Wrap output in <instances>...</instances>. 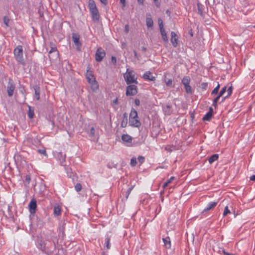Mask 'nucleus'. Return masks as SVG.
Here are the masks:
<instances>
[{
	"mask_svg": "<svg viewBox=\"0 0 255 255\" xmlns=\"http://www.w3.org/2000/svg\"><path fill=\"white\" fill-rule=\"evenodd\" d=\"M250 180H252V181H255V175H252V176L250 177Z\"/></svg>",
	"mask_w": 255,
	"mask_h": 255,
	"instance_id": "680f3d73",
	"label": "nucleus"
},
{
	"mask_svg": "<svg viewBox=\"0 0 255 255\" xmlns=\"http://www.w3.org/2000/svg\"><path fill=\"white\" fill-rule=\"evenodd\" d=\"M226 91H227V88L226 86H225L220 91V92L219 93V97L222 96L223 95V94L226 92Z\"/></svg>",
	"mask_w": 255,
	"mask_h": 255,
	"instance_id": "ea45409f",
	"label": "nucleus"
},
{
	"mask_svg": "<svg viewBox=\"0 0 255 255\" xmlns=\"http://www.w3.org/2000/svg\"><path fill=\"white\" fill-rule=\"evenodd\" d=\"M162 240L164 242V245L165 246V247L168 249L170 248L171 242H170L169 238L167 237L166 238H163Z\"/></svg>",
	"mask_w": 255,
	"mask_h": 255,
	"instance_id": "6ab92c4d",
	"label": "nucleus"
},
{
	"mask_svg": "<svg viewBox=\"0 0 255 255\" xmlns=\"http://www.w3.org/2000/svg\"><path fill=\"white\" fill-rule=\"evenodd\" d=\"M105 56L106 52L102 48L99 47L97 50L95 54V60L97 62H101Z\"/></svg>",
	"mask_w": 255,
	"mask_h": 255,
	"instance_id": "6e6552de",
	"label": "nucleus"
},
{
	"mask_svg": "<svg viewBox=\"0 0 255 255\" xmlns=\"http://www.w3.org/2000/svg\"><path fill=\"white\" fill-rule=\"evenodd\" d=\"M9 19L8 17H7L6 16H4L3 17V21L4 24L6 25V26H8V22H9Z\"/></svg>",
	"mask_w": 255,
	"mask_h": 255,
	"instance_id": "a19ab883",
	"label": "nucleus"
},
{
	"mask_svg": "<svg viewBox=\"0 0 255 255\" xmlns=\"http://www.w3.org/2000/svg\"><path fill=\"white\" fill-rule=\"evenodd\" d=\"M124 78L127 84L130 83L137 84L136 78L135 77L134 72L127 69V72L124 74Z\"/></svg>",
	"mask_w": 255,
	"mask_h": 255,
	"instance_id": "39448f33",
	"label": "nucleus"
},
{
	"mask_svg": "<svg viewBox=\"0 0 255 255\" xmlns=\"http://www.w3.org/2000/svg\"><path fill=\"white\" fill-rule=\"evenodd\" d=\"M198 13L201 15H203V6L199 2L197 3Z\"/></svg>",
	"mask_w": 255,
	"mask_h": 255,
	"instance_id": "393cba45",
	"label": "nucleus"
},
{
	"mask_svg": "<svg viewBox=\"0 0 255 255\" xmlns=\"http://www.w3.org/2000/svg\"><path fill=\"white\" fill-rule=\"evenodd\" d=\"M14 89L15 86L13 81L10 79L7 86V92L9 97H11L13 95Z\"/></svg>",
	"mask_w": 255,
	"mask_h": 255,
	"instance_id": "1a4fd4ad",
	"label": "nucleus"
},
{
	"mask_svg": "<svg viewBox=\"0 0 255 255\" xmlns=\"http://www.w3.org/2000/svg\"><path fill=\"white\" fill-rule=\"evenodd\" d=\"M57 242L56 237L46 235L39 243L40 249L47 255H64L65 252L62 248L57 250Z\"/></svg>",
	"mask_w": 255,
	"mask_h": 255,
	"instance_id": "f257e3e1",
	"label": "nucleus"
},
{
	"mask_svg": "<svg viewBox=\"0 0 255 255\" xmlns=\"http://www.w3.org/2000/svg\"><path fill=\"white\" fill-rule=\"evenodd\" d=\"M230 213H231V212H230V210L228 209V207L226 206L225 208L223 215L224 217H225L226 216H227L228 214H229Z\"/></svg>",
	"mask_w": 255,
	"mask_h": 255,
	"instance_id": "f704fd0d",
	"label": "nucleus"
},
{
	"mask_svg": "<svg viewBox=\"0 0 255 255\" xmlns=\"http://www.w3.org/2000/svg\"><path fill=\"white\" fill-rule=\"evenodd\" d=\"M184 87L187 93L191 94L192 93V88L189 85L185 86Z\"/></svg>",
	"mask_w": 255,
	"mask_h": 255,
	"instance_id": "c756f323",
	"label": "nucleus"
},
{
	"mask_svg": "<svg viewBox=\"0 0 255 255\" xmlns=\"http://www.w3.org/2000/svg\"><path fill=\"white\" fill-rule=\"evenodd\" d=\"M171 42L173 45V46L175 47L177 46L178 44V36L175 32L172 31L171 33Z\"/></svg>",
	"mask_w": 255,
	"mask_h": 255,
	"instance_id": "f8f14e48",
	"label": "nucleus"
},
{
	"mask_svg": "<svg viewBox=\"0 0 255 255\" xmlns=\"http://www.w3.org/2000/svg\"><path fill=\"white\" fill-rule=\"evenodd\" d=\"M190 81V79L189 77L186 76L183 78L182 80V83L184 85V86L189 85Z\"/></svg>",
	"mask_w": 255,
	"mask_h": 255,
	"instance_id": "412c9836",
	"label": "nucleus"
},
{
	"mask_svg": "<svg viewBox=\"0 0 255 255\" xmlns=\"http://www.w3.org/2000/svg\"><path fill=\"white\" fill-rule=\"evenodd\" d=\"M37 151L39 153L43 154L45 156H47V154L46 153V151L45 148L42 149H38Z\"/></svg>",
	"mask_w": 255,
	"mask_h": 255,
	"instance_id": "c9c22d12",
	"label": "nucleus"
},
{
	"mask_svg": "<svg viewBox=\"0 0 255 255\" xmlns=\"http://www.w3.org/2000/svg\"><path fill=\"white\" fill-rule=\"evenodd\" d=\"M208 112H211V115H212V113L213 112V110L212 108L210 107L209 109V111Z\"/></svg>",
	"mask_w": 255,
	"mask_h": 255,
	"instance_id": "0e129e2a",
	"label": "nucleus"
},
{
	"mask_svg": "<svg viewBox=\"0 0 255 255\" xmlns=\"http://www.w3.org/2000/svg\"><path fill=\"white\" fill-rule=\"evenodd\" d=\"M212 115H211V112H208L203 118V121H210L212 118Z\"/></svg>",
	"mask_w": 255,
	"mask_h": 255,
	"instance_id": "5701e85b",
	"label": "nucleus"
},
{
	"mask_svg": "<svg viewBox=\"0 0 255 255\" xmlns=\"http://www.w3.org/2000/svg\"><path fill=\"white\" fill-rule=\"evenodd\" d=\"M221 97H219V96L218 95L216 98H215L213 100V106H214L215 108L217 107V102L219 100V99H220Z\"/></svg>",
	"mask_w": 255,
	"mask_h": 255,
	"instance_id": "58836bf2",
	"label": "nucleus"
},
{
	"mask_svg": "<svg viewBox=\"0 0 255 255\" xmlns=\"http://www.w3.org/2000/svg\"><path fill=\"white\" fill-rule=\"evenodd\" d=\"M146 24L148 28L152 27L153 22L150 14H146Z\"/></svg>",
	"mask_w": 255,
	"mask_h": 255,
	"instance_id": "4468645a",
	"label": "nucleus"
},
{
	"mask_svg": "<svg viewBox=\"0 0 255 255\" xmlns=\"http://www.w3.org/2000/svg\"><path fill=\"white\" fill-rule=\"evenodd\" d=\"M90 68L88 67L86 75V79L88 83L91 85V88L93 90L98 89V83L93 74V72L90 70Z\"/></svg>",
	"mask_w": 255,
	"mask_h": 255,
	"instance_id": "7ed1b4c3",
	"label": "nucleus"
},
{
	"mask_svg": "<svg viewBox=\"0 0 255 255\" xmlns=\"http://www.w3.org/2000/svg\"><path fill=\"white\" fill-rule=\"evenodd\" d=\"M166 85L167 86H171L172 84V79H168L167 81H165Z\"/></svg>",
	"mask_w": 255,
	"mask_h": 255,
	"instance_id": "c03bdc74",
	"label": "nucleus"
},
{
	"mask_svg": "<svg viewBox=\"0 0 255 255\" xmlns=\"http://www.w3.org/2000/svg\"><path fill=\"white\" fill-rule=\"evenodd\" d=\"M136 159L135 157H132L130 160V165L132 167L135 166L136 164Z\"/></svg>",
	"mask_w": 255,
	"mask_h": 255,
	"instance_id": "2f4dec72",
	"label": "nucleus"
},
{
	"mask_svg": "<svg viewBox=\"0 0 255 255\" xmlns=\"http://www.w3.org/2000/svg\"><path fill=\"white\" fill-rule=\"evenodd\" d=\"M165 113H167L168 115H170V114H171V112L170 110L167 109H166L165 110Z\"/></svg>",
	"mask_w": 255,
	"mask_h": 255,
	"instance_id": "bf43d9fd",
	"label": "nucleus"
},
{
	"mask_svg": "<svg viewBox=\"0 0 255 255\" xmlns=\"http://www.w3.org/2000/svg\"><path fill=\"white\" fill-rule=\"evenodd\" d=\"M171 107L169 105H167L166 109L170 110Z\"/></svg>",
	"mask_w": 255,
	"mask_h": 255,
	"instance_id": "338daca9",
	"label": "nucleus"
},
{
	"mask_svg": "<svg viewBox=\"0 0 255 255\" xmlns=\"http://www.w3.org/2000/svg\"><path fill=\"white\" fill-rule=\"evenodd\" d=\"M142 77L145 80L148 81H154L155 77L151 75V73L150 71L146 72L143 75Z\"/></svg>",
	"mask_w": 255,
	"mask_h": 255,
	"instance_id": "ddd939ff",
	"label": "nucleus"
},
{
	"mask_svg": "<svg viewBox=\"0 0 255 255\" xmlns=\"http://www.w3.org/2000/svg\"><path fill=\"white\" fill-rule=\"evenodd\" d=\"M127 124V119H126V122H125L124 120H123L122 121V124H121V126H122V127H126Z\"/></svg>",
	"mask_w": 255,
	"mask_h": 255,
	"instance_id": "09e8293b",
	"label": "nucleus"
},
{
	"mask_svg": "<svg viewBox=\"0 0 255 255\" xmlns=\"http://www.w3.org/2000/svg\"><path fill=\"white\" fill-rule=\"evenodd\" d=\"M75 189L76 191L79 192L82 189V185L80 183H77L75 186Z\"/></svg>",
	"mask_w": 255,
	"mask_h": 255,
	"instance_id": "473e14b6",
	"label": "nucleus"
},
{
	"mask_svg": "<svg viewBox=\"0 0 255 255\" xmlns=\"http://www.w3.org/2000/svg\"><path fill=\"white\" fill-rule=\"evenodd\" d=\"M189 33L191 35V36H193V33H192V32L191 30L190 31H189Z\"/></svg>",
	"mask_w": 255,
	"mask_h": 255,
	"instance_id": "774afa93",
	"label": "nucleus"
},
{
	"mask_svg": "<svg viewBox=\"0 0 255 255\" xmlns=\"http://www.w3.org/2000/svg\"><path fill=\"white\" fill-rule=\"evenodd\" d=\"M133 52H134V57L136 59L138 60L139 59V57H138V56L137 55V53L136 51L135 50H134Z\"/></svg>",
	"mask_w": 255,
	"mask_h": 255,
	"instance_id": "6e6d98bb",
	"label": "nucleus"
},
{
	"mask_svg": "<svg viewBox=\"0 0 255 255\" xmlns=\"http://www.w3.org/2000/svg\"><path fill=\"white\" fill-rule=\"evenodd\" d=\"M227 91L228 92V95L225 98H223L222 102H223L226 98L228 97V96H230L232 94L233 91L232 86H231L230 87H229Z\"/></svg>",
	"mask_w": 255,
	"mask_h": 255,
	"instance_id": "cd10ccee",
	"label": "nucleus"
},
{
	"mask_svg": "<svg viewBox=\"0 0 255 255\" xmlns=\"http://www.w3.org/2000/svg\"><path fill=\"white\" fill-rule=\"evenodd\" d=\"M217 202H216L210 203L208 205V207L204 209L203 212H206L210 211V210L213 209L217 205Z\"/></svg>",
	"mask_w": 255,
	"mask_h": 255,
	"instance_id": "2eb2a0df",
	"label": "nucleus"
},
{
	"mask_svg": "<svg viewBox=\"0 0 255 255\" xmlns=\"http://www.w3.org/2000/svg\"><path fill=\"white\" fill-rule=\"evenodd\" d=\"M174 177H171L169 179H168L166 182H165L163 186H162V187L163 188H165L167 186V185L170 184L174 179Z\"/></svg>",
	"mask_w": 255,
	"mask_h": 255,
	"instance_id": "bb28decb",
	"label": "nucleus"
},
{
	"mask_svg": "<svg viewBox=\"0 0 255 255\" xmlns=\"http://www.w3.org/2000/svg\"><path fill=\"white\" fill-rule=\"evenodd\" d=\"M120 2L122 4L123 7L126 6V0H120Z\"/></svg>",
	"mask_w": 255,
	"mask_h": 255,
	"instance_id": "5fc2aeb1",
	"label": "nucleus"
},
{
	"mask_svg": "<svg viewBox=\"0 0 255 255\" xmlns=\"http://www.w3.org/2000/svg\"><path fill=\"white\" fill-rule=\"evenodd\" d=\"M54 213L56 216H58L61 214V209L59 207H54Z\"/></svg>",
	"mask_w": 255,
	"mask_h": 255,
	"instance_id": "a878e982",
	"label": "nucleus"
},
{
	"mask_svg": "<svg viewBox=\"0 0 255 255\" xmlns=\"http://www.w3.org/2000/svg\"><path fill=\"white\" fill-rule=\"evenodd\" d=\"M89 7L90 12L92 14L93 20L98 21L99 19L100 16L95 2L93 0H89Z\"/></svg>",
	"mask_w": 255,
	"mask_h": 255,
	"instance_id": "20e7f679",
	"label": "nucleus"
},
{
	"mask_svg": "<svg viewBox=\"0 0 255 255\" xmlns=\"http://www.w3.org/2000/svg\"><path fill=\"white\" fill-rule=\"evenodd\" d=\"M129 124L131 126L134 127H139L141 123L138 120L137 113L136 111L132 109L129 114Z\"/></svg>",
	"mask_w": 255,
	"mask_h": 255,
	"instance_id": "f03ea898",
	"label": "nucleus"
},
{
	"mask_svg": "<svg viewBox=\"0 0 255 255\" xmlns=\"http://www.w3.org/2000/svg\"><path fill=\"white\" fill-rule=\"evenodd\" d=\"M138 161L141 164L144 162V157L142 156H139L137 158Z\"/></svg>",
	"mask_w": 255,
	"mask_h": 255,
	"instance_id": "37998d69",
	"label": "nucleus"
},
{
	"mask_svg": "<svg viewBox=\"0 0 255 255\" xmlns=\"http://www.w3.org/2000/svg\"><path fill=\"white\" fill-rule=\"evenodd\" d=\"M36 207V201L35 199H32L29 204V212L31 214L35 213Z\"/></svg>",
	"mask_w": 255,
	"mask_h": 255,
	"instance_id": "9b49d317",
	"label": "nucleus"
},
{
	"mask_svg": "<svg viewBox=\"0 0 255 255\" xmlns=\"http://www.w3.org/2000/svg\"><path fill=\"white\" fill-rule=\"evenodd\" d=\"M79 39H80V36L79 34H78L77 33H73L72 34L73 41L78 50H79L80 47L81 46V43H80V42L79 41Z\"/></svg>",
	"mask_w": 255,
	"mask_h": 255,
	"instance_id": "9d476101",
	"label": "nucleus"
},
{
	"mask_svg": "<svg viewBox=\"0 0 255 255\" xmlns=\"http://www.w3.org/2000/svg\"><path fill=\"white\" fill-rule=\"evenodd\" d=\"M100 0V1H101L102 3H103L104 5H107V3H108V2H107V0Z\"/></svg>",
	"mask_w": 255,
	"mask_h": 255,
	"instance_id": "13d9d810",
	"label": "nucleus"
},
{
	"mask_svg": "<svg viewBox=\"0 0 255 255\" xmlns=\"http://www.w3.org/2000/svg\"><path fill=\"white\" fill-rule=\"evenodd\" d=\"M220 88V84H218V86L214 88V89L212 91V94L213 95H216L218 93L219 89Z\"/></svg>",
	"mask_w": 255,
	"mask_h": 255,
	"instance_id": "e433bc0d",
	"label": "nucleus"
},
{
	"mask_svg": "<svg viewBox=\"0 0 255 255\" xmlns=\"http://www.w3.org/2000/svg\"><path fill=\"white\" fill-rule=\"evenodd\" d=\"M137 93V87L135 85H130L127 87L126 95L127 96L135 95Z\"/></svg>",
	"mask_w": 255,
	"mask_h": 255,
	"instance_id": "0eeeda50",
	"label": "nucleus"
},
{
	"mask_svg": "<svg viewBox=\"0 0 255 255\" xmlns=\"http://www.w3.org/2000/svg\"><path fill=\"white\" fill-rule=\"evenodd\" d=\"M52 53H54V57H57L58 56V52H57V48L55 47V46H52L51 47V49L49 51V58L50 59H51V54Z\"/></svg>",
	"mask_w": 255,
	"mask_h": 255,
	"instance_id": "dca6fc26",
	"label": "nucleus"
},
{
	"mask_svg": "<svg viewBox=\"0 0 255 255\" xmlns=\"http://www.w3.org/2000/svg\"><path fill=\"white\" fill-rule=\"evenodd\" d=\"M111 61L114 64H116L117 63V59L114 56H112L111 58Z\"/></svg>",
	"mask_w": 255,
	"mask_h": 255,
	"instance_id": "3c124183",
	"label": "nucleus"
},
{
	"mask_svg": "<svg viewBox=\"0 0 255 255\" xmlns=\"http://www.w3.org/2000/svg\"><path fill=\"white\" fill-rule=\"evenodd\" d=\"M134 103L136 106H139V105H140L139 100L138 99H135L134 100Z\"/></svg>",
	"mask_w": 255,
	"mask_h": 255,
	"instance_id": "603ef678",
	"label": "nucleus"
},
{
	"mask_svg": "<svg viewBox=\"0 0 255 255\" xmlns=\"http://www.w3.org/2000/svg\"><path fill=\"white\" fill-rule=\"evenodd\" d=\"M141 50L142 51L145 52L146 51V48L145 47H142Z\"/></svg>",
	"mask_w": 255,
	"mask_h": 255,
	"instance_id": "69168bd1",
	"label": "nucleus"
},
{
	"mask_svg": "<svg viewBox=\"0 0 255 255\" xmlns=\"http://www.w3.org/2000/svg\"><path fill=\"white\" fill-rule=\"evenodd\" d=\"M95 130L94 127H92L90 129V135L94 136L95 135Z\"/></svg>",
	"mask_w": 255,
	"mask_h": 255,
	"instance_id": "79ce46f5",
	"label": "nucleus"
},
{
	"mask_svg": "<svg viewBox=\"0 0 255 255\" xmlns=\"http://www.w3.org/2000/svg\"><path fill=\"white\" fill-rule=\"evenodd\" d=\"M207 83H203L201 84V88L203 89H206L207 87Z\"/></svg>",
	"mask_w": 255,
	"mask_h": 255,
	"instance_id": "de8ad7c7",
	"label": "nucleus"
},
{
	"mask_svg": "<svg viewBox=\"0 0 255 255\" xmlns=\"http://www.w3.org/2000/svg\"><path fill=\"white\" fill-rule=\"evenodd\" d=\"M106 246L108 250L110 249V238L107 237L106 239Z\"/></svg>",
	"mask_w": 255,
	"mask_h": 255,
	"instance_id": "c85d7f7f",
	"label": "nucleus"
},
{
	"mask_svg": "<svg viewBox=\"0 0 255 255\" xmlns=\"http://www.w3.org/2000/svg\"><path fill=\"white\" fill-rule=\"evenodd\" d=\"M118 104V99L117 98L116 99L114 100L112 102V105L114 106V105H117Z\"/></svg>",
	"mask_w": 255,
	"mask_h": 255,
	"instance_id": "49530a36",
	"label": "nucleus"
},
{
	"mask_svg": "<svg viewBox=\"0 0 255 255\" xmlns=\"http://www.w3.org/2000/svg\"><path fill=\"white\" fill-rule=\"evenodd\" d=\"M214 251H216L218 253H220V250H219V248H215V249H214Z\"/></svg>",
	"mask_w": 255,
	"mask_h": 255,
	"instance_id": "e2e57ef3",
	"label": "nucleus"
},
{
	"mask_svg": "<svg viewBox=\"0 0 255 255\" xmlns=\"http://www.w3.org/2000/svg\"><path fill=\"white\" fill-rule=\"evenodd\" d=\"M65 155L64 156H63L61 153H59V154L58 155V158H59V160L61 161V163L63 161H65Z\"/></svg>",
	"mask_w": 255,
	"mask_h": 255,
	"instance_id": "72a5a7b5",
	"label": "nucleus"
},
{
	"mask_svg": "<svg viewBox=\"0 0 255 255\" xmlns=\"http://www.w3.org/2000/svg\"><path fill=\"white\" fill-rule=\"evenodd\" d=\"M133 189V186L130 187L128 188V190L127 192V196H126V198L127 199L128 198V195H129L130 192L131 191V190H132Z\"/></svg>",
	"mask_w": 255,
	"mask_h": 255,
	"instance_id": "a18cd8bd",
	"label": "nucleus"
},
{
	"mask_svg": "<svg viewBox=\"0 0 255 255\" xmlns=\"http://www.w3.org/2000/svg\"><path fill=\"white\" fill-rule=\"evenodd\" d=\"M190 239H191L192 242H193L194 241V233H192L190 235Z\"/></svg>",
	"mask_w": 255,
	"mask_h": 255,
	"instance_id": "4d7b16f0",
	"label": "nucleus"
},
{
	"mask_svg": "<svg viewBox=\"0 0 255 255\" xmlns=\"http://www.w3.org/2000/svg\"><path fill=\"white\" fill-rule=\"evenodd\" d=\"M160 32L163 40L165 42H167L168 40L165 29H163L160 30Z\"/></svg>",
	"mask_w": 255,
	"mask_h": 255,
	"instance_id": "4be33fe9",
	"label": "nucleus"
},
{
	"mask_svg": "<svg viewBox=\"0 0 255 255\" xmlns=\"http://www.w3.org/2000/svg\"><path fill=\"white\" fill-rule=\"evenodd\" d=\"M34 89L35 91V97L37 100L40 99V88L37 86H34Z\"/></svg>",
	"mask_w": 255,
	"mask_h": 255,
	"instance_id": "f3484780",
	"label": "nucleus"
},
{
	"mask_svg": "<svg viewBox=\"0 0 255 255\" xmlns=\"http://www.w3.org/2000/svg\"><path fill=\"white\" fill-rule=\"evenodd\" d=\"M14 54L16 59L19 62H23V50L21 45L17 46L14 50Z\"/></svg>",
	"mask_w": 255,
	"mask_h": 255,
	"instance_id": "423d86ee",
	"label": "nucleus"
},
{
	"mask_svg": "<svg viewBox=\"0 0 255 255\" xmlns=\"http://www.w3.org/2000/svg\"><path fill=\"white\" fill-rule=\"evenodd\" d=\"M158 24L159 26L160 30H162L164 29L163 27V21L161 18H158Z\"/></svg>",
	"mask_w": 255,
	"mask_h": 255,
	"instance_id": "4c0bfd02",
	"label": "nucleus"
},
{
	"mask_svg": "<svg viewBox=\"0 0 255 255\" xmlns=\"http://www.w3.org/2000/svg\"><path fill=\"white\" fill-rule=\"evenodd\" d=\"M28 116L30 119L33 118V116H34V111H33V110H31L30 107H29V111H28Z\"/></svg>",
	"mask_w": 255,
	"mask_h": 255,
	"instance_id": "7c9ffc66",
	"label": "nucleus"
},
{
	"mask_svg": "<svg viewBox=\"0 0 255 255\" xmlns=\"http://www.w3.org/2000/svg\"><path fill=\"white\" fill-rule=\"evenodd\" d=\"M125 31L127 33H128L129 32V26L128 24L126 25Z\"/></svg>",
	"mask_w": 255,
	"mask_h": 255,
	"instance_id": "864d4df0",
	"label": "nucleus"
},
{
	"mask_svg": "<svg viewBox=\"0 0 255 255\" xmlns=\"http://www.w3.org/2000/svg\"><path fill=\"white\" fill-rule=\"evenodd\" d=\"M219 155L218 154H215L212 155L209 158V162L211 164L215 161L217 160L218 159Z\"/></svg>",
	"mask_w": 255,
	"mask_h": 255,
	"instance_id": "aec40b11",
	"label": "nucleus"
},
{
	"mask_svg": "<svg viewBox=\"0 0 255 255\" xmlns=\"http://www.w3.org/2000/svg\"><path fill=\"white\" fill-rule=\"evenodd\" d=\"M122 139L125 142L130 143L132 141V138L128 134H123L122 136Z\"/></svg>",
	"mask_w": 255,
	"mask_h": 255,
	"instance_id": "a211bd4d",
	"label": "nucleus"
},
{
	"mask_svg": "<svg viewBox=\"0 0 255 255\" xmlns=\"http://www.w3.org/2000/svg\"><path fill=\"white\" fill-rule=\"evenodd\" d=\"M222 252H223V253L224 254V255H234L233 254H231V253L227 252L224 249L222 250Z\"/></svg>",
	"mask_w": 255,
	"mask_h": 255,
	"instance_id": "8fccbe9b",
	"label": "nucleus"
},
{
	"mask_svg": "<svg viewBox=\"0 0 255 255\" xmlns=\"http://www.w3.org/2000/svg\"><path fill=\"white\" fill-rule=\"evenodd\" d=\"M31 180L30 176L29 175H26L25 177V180L24 181V185L26 187H28Z\"/></svg>",
	"mask_w": 255,
	"mask_h": 255,
	"instance_id": "b1692460",
	"label": "nucleus"
},
{
	"mask_svg": "<svg viewBox=\"0 0 255 255\" xmlns=\"http://www.w3.org/2000/svg\"><path fill=\"white\" fill-rule=\"evenodd\" d=\"M137 0V2L139 4H143V2H144V0Z\"/></svg>",
	"mask_w": 255,
	"mask_h": 255,
	"instance_id": "052dcab7",
	"label": "nucleus"
}]
</instances>
